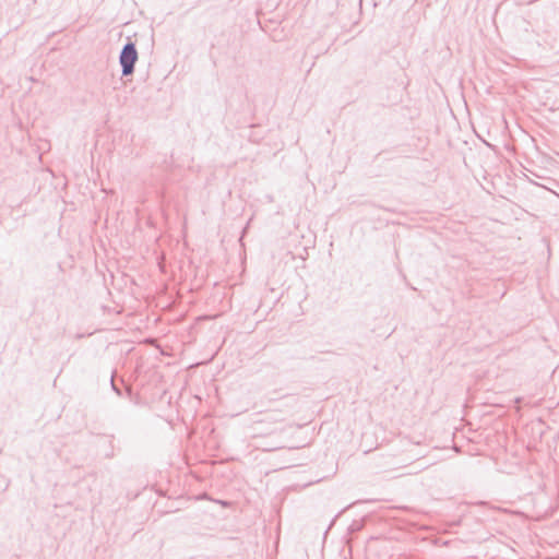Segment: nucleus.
Listing matches in <instances>:
<instances>
[{
    "label": "nucleus",
    "mask_w": 559,
    "mask_h": 559,
    "mask_svg": "<svg viewBox=\"0 0 559 559\" xmlns=\"http://www.w3.org/2000/svg\"><path fill=\"white\" fill-rule=\"evenodd\" d=\"M522 400H523L522 397H516L514 401H515V403H521Z\"/></svg>",
    "instance_id": "5"
},
{
    "label": "nucleus",
    "mask_w": 559,
    "mask_h": 559,
    "mask_svg": "<svg viewBox=\"0 0 559 559\" xmlns=\"http://www.w3.org/2000/svg\"><path fill=\"white\" fill-rule=\"evenodd\" d=\"M138 59L139 55L135 44L131 40H128L122 46V49L119 53V63L121 66L122 76H129L133 74Z\"/></svg>",
    "instance_id": "1"
},
{
    "label": "nucleus",
    "mask_w": 559,
    "mask_h": 559,
    "mask_svg": "<svg viewBox=\"0 0 559 559\" xmlns=\"http://www.w3.org/2000/svg\"><path fill=\"white\" fill-rule=\"evenodd\" d=\"M104 447V456L106 459H112L115 456L114 436H105L102 438Z\"/></svg>",
    "instance_id": "2"
},
{
    "label": "nucleus",
    "mask_w": 559,
    "mask_h": 559,
    "mask_svg": "<svg viewBox=\"0 0 559 559\" xmlns=\"http://www.w3.org/2000/svg\"><path fill=\"white\" fill-rule=\"evenodd\" d=\"M110 385H111L112 391H114L118 396H122V391H121V389L116 384L115 379H114V376H111V379H110Z\"/></svg>",
    "instance_id": "3"
},
{
    "label": "nucleus",
    "mask_w": 559,
    "mask_h": 559,
    "mask_svg": "<svg viewBox=\"0 0 559 559\" xmlns=\"http://www.w3.org/2000/svg\"><path fill=\"white\" fill-rule=\"evenodd\" d=\"M251 219L247 223V225L243 227L242 229V233H241V238L245 236V234L247 233V229L249 227V224H250Z\"/></svg>",
    "instance_id": "4"
},
{
    "label": "nucleus",
    "mask_w": 559,
    "mask_h": 559,
    "mask_svg": "<svg viewBox=\"0 0 559 559\" xmlns=\"http://www.w3.org/2000/svg\"><path fill=\"white\" fill-rule=\"evenodd\" d=\"M127 393L131 395V389L127 388Z\"/></svg>",
    "instance_id": "6"
}]
</instances>
